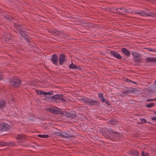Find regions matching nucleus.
Masks as SVG:
<instances>
[{
	"mask_svg": "<svg viewBox=\"0 0 156 156\" xmlns=\"http://www.w3.org/2000/svg\"><path fill=\"white\" fill-rule=\"evenodd\" d=\"M51 60L54 64H56L58 62L57 56L56 55H52Z\"/></svg>",
	"mask_w": 156,
	"mask_h": 156,
	"instance_id": "9",
	"label": "nucleus"
},
{
	"mask_svg": "<svg viewBox=\"0 0 156 156\" xmlns=\"http://www.w3.org/2000/svg\"><path fill=\"white\" fill-rule=\"evenodd\" d=\"M25 136L22 134H19L16 137V139L18 140H23L25 139Z\"/></svg>",
	"mask_w": 156,
	"mask_h": 156,
	"instance_id": "12",
	"label": "nucleus"
},
{
	"mask_svg": "<svg viewBox=\"0 0 156 156\" xmlns=\"http://www.w3.org/2000/svg\"><path fill=\"white\" fill-rule=\"evenodd\" d=\"M130 82H132V83H136V82H133L132 81L130 80V81H129Z\"/></svg>",
	"mask_w": 156,
	"mask_h": 156,
	"instance_id": "39",
	"label": "nucleus"
},
{
	"mask_svg": "<svg viewBox=\"0 0 156 156\" xmlns=\"http://www.w3.org/2000/svg\"><path fill=\"white\" fill-rule=\"evenodd\" d=\"M113 136L117 137H119L121 136V134L117 132L116 134H114Z\"/></svg>",
	"mask_w": 156,
	"mask_h": 156,
	"instance_id": "30",
	"label": "nucleus"
},
{
	"mask_svg": "<svg viewBox=\"0 0 156 156\" xmlns=\"http://www.w3.org/2000/svg\"><path fill=\"white\" fill-rule=\"evenodd\" d=\"M3 128L2 129L3 130L6 131L8 130V128L9 127V126L6 123H4L2 125Z\"/></svg>",
	"mask_w": 156,
	"mask_h": 156,
	"instance_id": "16",
	"label": "nucleus"
},
{
	"mask_svg": "<svg viewBox=\"0 0 156 156\" xmlns=\"http://www.w3.org/2000/svg\"><path fill=\"white\" fill-rule=\"evenodd\" d=\"M36 93L37 94L39 95H41L42 94L44 95L46 97V95H51L52 94V92H45L40 90L36 91Z\"/></svg>",
	"mask_w": 156,
	"mask_h": 156,
	"instance_id": "4",
	"label": "nucleus"
},
{
	"mask_svg": "<svg viewBox=\"0 0 156 156\" xmlns=\"http://www.w3.org/2000/svg\"><path fill=\"white\" fill-rule=\"evenodd\" d=\"M59 62L61 65H62L66 60L65 56L64 55L61 54L59 57Z\"/></svg>",
	"mask_w": 156,
	"mask_h": 156,
	"instance_id": "5",
	"label": "nucleus"
},
{
	"mask_svg": "<svg viewBox=\"0 0 156 156\" xmlns=\"http://www.w3.org/2000/svg\"><path fill=\"white\" fill-rule=\"evenodd\" d=\"M50 111L54 113L58 114L59 113V111H58L56 110L55 109L53 108H51Z\"/></svg>",
	"mask_w": 156,
	"mask_h": 156,
	"instance_id": "17",
	"label": "nucleus"
},
{
	"mask_svg": "<svg viewBox=\"0 0 156 156\" xmlns=\"http://www.w3.org/2000/svg\"><path fill=\"white\" fill-rule=\"evenodd\" d=\"M154 113L155 114V115H156V112L155 111L154 112Z\"/></svg>",
	"mask_w": 156,
	"mask_h": 156,
	"instance_id": "41",
	"label": "nucleus"
},
{
	"mask_svg": "<svg viewBox=\"0 0 156 156\" xmlns=\"http://www.w3.org/2000/svg\"><path fill=\"white\" fill-rule=\"evenodd\" d=\"M152 49L151 48H147L148 51H152Z\"/></svg>",
	"mask_w": 156,
	"mask_h": 156,
	"instance_id": "36",
	"label": "nucleus"
},
{
	"mask_svg": "<svg viewBox=\"0 0 156 156\" xmlns=\"http://www.w3.org/2000/svg\"><path fill=\"white\" fill-rule=\"evenodd\" d=\"M58 99L62 101H65V99L63 98V96L59 95H58Z\"/></svg>",
	"mask_w": 156,
	"mask_h": 156,
	"instance_id": "25",
	"label": "nucleus"
},
{
	"mask_svg": "<svg viewBox=\"0 0 156 156\" xmlns=\"http://www.w3.org/2000/svg\"><path fill=\"white\" fill-rule=\"evenodd\" d=\"M122 51L123 54L125 55L126 56L129 57L130 56V53L129 51L125 48H122Z\"/></svg>",
	"mask_w": 156,
	"mask_h": 156,
	"instance_id": "7",
	"label": "nucleus"
},
{
	"mask_svg": "<svg viewBox=\"0 0 156 156\" xmlns=\"http://www.w3.org/2000/svg\"><path fill=\"white\" fill-rule=\"evenodd\" d=\"M132 55L133 56L134 58L139 55L138 54L137 52H133L132 53Z\"/></svg>",
	"mask_w": 156,
	"mask_h": 156,
	"instance_id": "26",
	"label": "nucleus"
},
{
	"mask_svg": "<svg viewBox=\"0 0 156 156\" xmlns=\"http://www.w3.org/2000/svg\"><path fill=\"white\" fill-rule=\"evenodd\" d=\"M156 101V98L153 99H147V102H150L151 101Z\"/></svg>",
	"mask_w": 156,
	"mask_h": 156,
	"instance_id": "28",
	"label": "nucleus"
},
{
	"mask_svg": "<svg viewBox=\"0 0 156 156\" xmlns=\"http://www.w3.org/2000/svg\"><path fill=\"white\" fill-rule=\"evenodd\" d=\"M142 156H148V154H144V153L143 152L142 153Z\"/></svg>",
	"mask_w": 156,
	"mask_h": 156,
	"instance_id": "34",
	"label": "nucleus"
},
{
	"mask_svg": "<svg viewBox=\"0 0 156 156\" xmlns=\"http://www.w3.org/2000/svg\"><path fill=\"white\" fill-rule=\"evenodd\" d=\"M62 136L66 138H70L72 137V136L70 135L65 132L62 131Z\"/></svg>",
	"mask_w": 156,
	"mask_h": 156,
	"instance_id": "10",
	"label": "nucleus"
},
{
	"mask_svg": "<svg viewBox=\"0 0 156 156\" xmlns=\"http://www.w3.org/2000/svg\"><path fill=\"white\" fill-rule=\"evenodd\" d=\"M21 82V80L17 78L12 79L10 80V83L12 86L15 87H18Z\"/></svg>",
	"mask_w": 156,
	"mask_h": 156,
	"instance_id": "2",
	"label": "nucleus"
},
{
	"mask_svg": "<svg viewBox=\"0 0 156 156\" xmlns=\"http://www.w3.org/2000/svg\"><path fill=\"white\" fill-rule=\"evenodd\" d=\"M62 114L64 115L66 117L69 118L70 115V113L68 112H64L62 113Z\"/></svg>",
	"mask_w": 156,
	"mask_h": 156,
	"instance_id": "21",
	"label": "nucleus"
},
{
	"mask_svg": "<svg viewBox=\"0 0 156 156\" xmlns=\"http://www.w3.org/2000/svg\"><path fill=\"white\" fill-rule=\"evenodd\" d=\"M84 102L89 105H94L97 103V101L92 99L86 98L84 99Z\"/></svg>",
	"mask_w": 156,
	"mask_h": 156,
	"instance_id": "3",
	"label": "nucleus"
},
{
	"mask_svg": "<svg viewBox=\"0 0 156 156\" xmlns=\"http://www.w3.org/2000/svg\"><path fill=\"white\" fill-rule=\"evenodd\" d=\"M37 136L41 138H47L49 137V136L48 135L39 134L37 135Z\"/></svg>",
	"mask_w": 156,
	"mask_h": 156,
	"instance_id": "19",
	"label": "nucleus"
},
{
	"mask_svg": "<svg viewBox=\"0 0 156 156\" xmlns=\"http://www.w3.org/2000/svg\"><path fill=\"white\" fill-rule=\"evenodd\" d=\"M76 117V115L75 114L70 113L69 118H74Z\"/></svg>",
	"mask_w": 156,
	"mask_h": 156,
	"instance_id": "27",
	"label": "nucleus"
},
{
	"mask_svg": "<svg viewBox=\"0 0 156 156\" xmlns=\"http://www.w3.org/2000/svg\"><path fill=\"white\" fill-rule=\"evenodd\" d=\"M155 85H156V81L155 82Z\"/></svg>",
	"mask_w": 156,
	"mask_h": 156,
	"instance_id": "42",
	"label": "nucleus"
},
{
	"mask_svg": "<svg viewBox=\"0 0 156 156\" xmlns=\"http://www.w3.org/2000/svg\"><path fill=\"white\" fill-rule=\"evenodd\" d=\"M69 67L71 69H76L78 68L73 63H72L69 66Z\"/></svg>",
	"mask_w": 156,
	"mask_h": 156,
	"instance_id": "20",
	"label": "nucleus"
},
{
	"mask_svg": "<svg viewBox=\"0 0 156 156\" xmlns=\"http://www.w3.org/2000/svg\"><path fill=\"white\" fill-rule=\"evenodd\" d=\"M137 14L143 16H147L156 17V13L151 10H144L137 9Z\"/></svg>",
	"mask_w": 156,
	"mask_h": 156,
	"instance_id": "1",
	"label": "nucleus"
},
{
	"mask_svg": "<svg viewBox=\"0 0 156 156\" xmlns=\"http://www.w3.org/2000/svg\"><path fill=\"white\" fill-rule=\"evenodd\" d=\"M58 94H56V95H54V96H53L52 97V98H54V99H58Z\"/></svg>",
	"mask_w": 156,
	"mask_h": 156,
	"instance_id": "31",
	"label": "nucleus"
},
{
	"mask_svg": "<svg viewBox=\"0 0 156 156\" xmlns=\"http://www.w3.org/2000/svg\"><path fill=\"white\" fill-rule=\"evenodd\" d=\"M131 154L133 156H139L138 152L135 150H133L131 152Z\"/></svg>",
	"mask_w": 156,
	"mask_h": 156,
	"instance_id": "14",
	"label": "nucleus"
},
{
	"mask_svg": "<svg viewBox=\"0 0 156 156\" xmlns=\"http://www.w3.org/2000/svg\"><path fill=\"white\" fill-rule=\"evenodd\" d=\"M155 104L154 103L151 102L149 103L146 104V106L147 108H151L154 106Z\"/></svg>",
	"mask_w": 156,
	"mask_h": 156,
	"instance_id": "15",
	"label": "nucleus"
},
{
	"mask_svg": "<svg viewBox=\"0 0 156 156\" xmlns=\"http://www.w3.org/2000/svg\"><path fill=\"white\" fill-rule=\"evenodd\" d=\"M127 93H128V92H127V91H126L125 92V93L126 94H127Z\"/></svg>",
	"mask_w": 156,
	"mask_h": 156,
	"instance_id": "40",
	"label": "nucleus"
},
{
	"mask_svg": "<svg viewBox=\"0 0 156 156\" xmlns=\"http://www.w3.org/2000/svg\"><path fill=\"white\" fill-rule=\"evenodd\" d=\"M98 97L100 98L103 97V94L101 93H99L98 94Z\"/></svg>",
	"mask_w": 156,
	"mask_h": 156,
	"instance_id": "33",
	"label": "nucleus"
},
{
	"mask_svg": "<svg viewBox=\"0 0 156 156\" xmlns=\"http://www.w3.org/2000/svg\"><path fill=\"white\" fill-rule=\"evenodd\" d=\"M5 105V102L4 101H2L0 102V108H3Z\"/></svg>",
	"mask_w": 156,
	"mask_h": 156,
	"instance_id": "18",
	"label": "nucleus"
},
{
	"mask_svg": "<svg viewBox=\"0 0 156 156\" xmlns=\"http://www.w3.org/2000/svg\"><path fill=\"white\" fill-rule=\"evenodd\" d=\"M141 123H144L146 122H147V120L145 119H141Z\"/></svg>",
	"mask_w": 156,
	"mask_h": 156,
	"instance_id": "32",
	"label": "nucleus"
},
{
	"mask_svg": "<svg viewBox=\"0 0 156 156\" xmlns=\"http://www.w3.org/2000/svg\"><path fill=\"white\" fill-rule=\"evenodd\" d=\"M137 9L134 10L131 9H128V13L137 14Z\"/></svg>",
	"mask_w": 156,
	"mask_h": 156,
	"instance_id": "13",
	"label": "nucleus"
},
{
	"mask_svg": "<svg viewBox=\"0 0 156 156\" xmlns=\"http://www.w3.org/2000/svg\"><path fill=\"white\" fill-rule=\"evenodd\" d=\"M116 10H117V12L119 14H122V13L120 11L118 10H122V12H124L126 13H128V10L125 9L124 8H118L116 9Z\"/></svg>",
	"mask_w": 156,
	"mask_h": 156,
	"instance_id": "11",
	"label": "nucleus"
},
{
	"mask_svg": "<svg viewBox=\"0 0 156 156\" xmlns=\"http://www.w3.org/2000/svg\"><path fill=\"white\" fill-rule=\"evenodd\" d=\"M100 99L102 102H105V103L106 104H108V101L103 96Z\"/></svg>",
	"mask_w": 156,
	"mask_h": 156,
	"instance_id": "24",
	"label": "nucleus"
},
{
	"mask_svg": "<svg viewBox=\"0 0 156 156\" xmlns=\"http://www.w3.org/2000/svg\"><path fill=\"white\" fill-rule=\"evenodd\" d=\"M151 119L153 120H156V117H153L151 118Z\"/></svg>",
	"mask_w": 156,
	"mask_h": 156,
	"instance_id": "35",
	"label": "nucleus"
},
{
	"mask_svg": "<svg viewBox=\"0 0 156 156\" xmlns=\"http://www.w3.org/2000/svg\"><path fill=\"white\" fill-rule=\"evenodd\" d=\"M62 131L60 132L59 133L58 132H55V135L57 136H62Z\"/></svg>",
	"mask_w": 156,
	"mask_h": 156,
	"instance_id": "29",
	"label": "nucleus"
},
{
	"mask_svg": "<svg viewBox=\"0 0 156 156\" xmlns=\"http://www.w3.org/2000/svg\"><path fill=\"white\" fill-rule=\"evenodd\" d=\"M134 59L136 62H140V59H141V56L139 55H138L137 56H136V57H135L134 58Z\"/></svg>",
	"mask_w": 156,
	"mask_h": 156,
	"instance_id": "23",
	"label": "nucleus"
},
{
	"mask_svg": "<svg viewBox=\"0 0 156 156\" xmlns=\"http://www.w3.org/2000/svg\"><path fill=\"white\" fill-rule=\"evenodd\" d=\"M21 34L23 37H25V35H26V34H23V33H21Z\"/></svg>",
	"mask_w": 156,
	"mask_h": 156,
	"instance_id": "38",
	"label": "nucleus"
},
{
	"mask_svg": "<svg viewBox=\"0 0 156 156\" xmlns=\"http://www.w3.org/2000/svg\"><path fill=\"white\" fill-rule=\"evenodd\" d=\"M145 61L147 62H156V58L152 57H148L145 59Z\"/></svg>",
	"mask_w": 156,
	"mask_h": 156,
	"instance_id": "8",
	"label": "nucleus"
},
{
	"mask_svg": "<svg viewBox=\"0 0 156 156\" xmlns=\"http://www.w3.org/2000/svg\"><path fill=\"white\" fill-rule=\"evenodd\" d=\"M152 51L154 52H156V49H152Z\"/></svg>",
	"mask_w": 156,
	"mask_h": 156,
	"instance_id": "37",
	"label": "nucleus"
},
{
	"mask_svg": "<svg viewBox=\"0 0 156 156\" xmlns=\"http://www.w3.org/2000/svg\"><path fill=\"white\" fill-rule=\"evenodd\" d=\"M111 54L114 57L117 58L118 59H120L122 58L121 56L119 53L116 52L115 51H111Z\"/></svg>",
	"mask_w": 156,
	"mask_h": 156,
	"instance_id": "6",
	"label": "nucleus"
},
{
	"mask_svg": "<svg viewBox=\"0 0 156 156\" xmlns=\"http://www.w3.org/2000/svg\"><path fill=\"white\" fill-rule=\"evenodd\" d=\"M108 133H109L110 134H112L113 136L114 134H116L117 133V132H115L113 131L111 129H108Z\"/></svg>",
	"mask_w": 156,
	"mask_h": 156,
	"instance_id": "22",
	"label": "nucleus"
}]
</instances>
